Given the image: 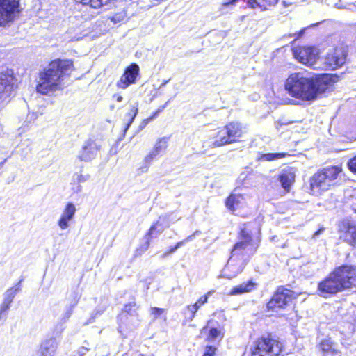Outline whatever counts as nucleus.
Instances as JSON below:
<instances>
[{"instance_id": "1", "label": "nucleus", "mask_w": 356, "mask_h": 356, "mask_svg": "<svg viewBox=\"0 0 356 356\" xmlns=\"http://www.w3.org/2000/svg\"><path fill=\"white\" fill-rule=\"evenodd\" d=\"M332 82L328 74H312L306 72L291 74L285 81L284 88L288 94L302 101H313L326 92Z\"/></svg>"}, {"instance_id": "2", "label": "nucleus", "mask_w": 356, "mask_h": 356, "mask_svg": "<svg viewBox=\"0 0 356 356\" xmlns=\"http://www.w3.org/2000/svg\"><path fill=\"white\" fill-rule=\"evenodd\" d=\"M74 70L72 61L56 59L51 61L39 74L36 90L43 95H49L64 88L63 80Z\"/></svg>"}, {"instance_id": "3", "label": "nucleus", "mask_w": 356, "mask_h": 356, "mask_svg": "<svg viewBox=\"0 0 356 356\" xmlns=\"http://www.w3.org/2000/svg\"><path fill=\"white\" fill-rule=\"evenodd\" d=\"M341 172L342 168L338 165L328 166L316 172L309 180V193L320 196L332 189L337 185Z\"/></svg>"}, {"instance_id": "4", "label": "nucleus", "mask_w": 356, "mask_h": 356, "mask_svg": "<svg viewBox=\"0 0 356 356\" xmlns=\"http://www.w3.org/2000/svg\"><path fill=\"white\" fill-rule=\"evenodd\" d=\"M239 241L234 245L231 252V257L224 270L225 273L226 271H233L232 274L227 275L229 278L235 277L243 270L241 266L235 270V259L241 257V259L245 260V257H248L253 254L257 249V246L252 243V235L250 231L247 227V225H244V227L241 228L239 234Z\"/></svg>"}, {"instance_id": "5", "label": "nucleus", "mask_w": 356, "mask_h": 356, "mask_svg": "<svg viewBox=\"0 0 356 356\" xmlns=\"http://www.w3.org/2000/svg\"><path fill=\"white\" fill-rule=\"evenodd\" d=\"M282 345L270 337H262L253 342L251 356H280Z\"/></svg>"}, {"instance_id": "6", "label": "nucleus", "mask_w": 356, "mask_h": 356, "mask_svg": "<svg viewBox=\"0 0 356 356\" xmlns=\"http://www.w3.org/2000/svg\"><path fill=\"white\" fill-rule=\"evenodd\" d=\"M346 56V51L342 47L330 49L325 56L319 60L320 69L325 70H337L345 64Z\"/></svg>"}, {"instance_id": "7", "label": "nucleus", "mask_w": 356, "mask_h": 356, "mask_svg": "<svg viewBox=\"0 0 356 356\" xmlns=\"http://www.w3.org/2000/svg\"><path fill=\"white\" fill-rule=\"evenodd\" d=\"M293 54L300 63L316 70L321 68L317 49L312 47H298L293 49Z\"/></svg>"}, {"instance_id": "8", "label": "nucleus", "mask_w": 356, "mask_h": 356, "mask_svg": "<svg viewBox=\"0 0 356 356\" xmlns=\"http://www.w3.org/2000/svg\"><path fill=\"white\" fill-rule=\"evenodd\" d=\"M20 0H0V26L13 22L19 12Z\"/></svg>"}, {"instance_id": "9", "label": "nucleus", "mask_w": 356, "mask_h": 356, "mask_svg": "<svg viewBox=\"0 0 356 356\" xmlns=\"http://www.w3.org/2000/svg\"><path fill=\"white\" fill-rule=\"evenodd\" d=\"M294 293L287 289L278 288L270 300L267 304L269 309L276 310L286 307L293 300Z\"/></svg>"}, {"instance_id": "10", "label": "nucleus", "mask_w": 356, "mask_h": 356, "mask_svg": "<svg viewBox=\"0 0 356 356\" xmlns=\"http://www.w3.org/2000/svg\"><path fill=\"white\" fill-rule=\"evenodd\" d=\"M343 289L356 286V267L349 265L339 266L334 270Z\"/></svg>"}, {"instance_id": "11", "label": "nucleus", "mask_w": 356, "mask_h": 356, "mask_svg": "<svg viewBox=\"0 0 356 356\" xmlns=\"http://www.w3.org/2000/svg\"><path fill=\"white\" fill-rule=\"evenodd\" d=\"M318 290L322 296L325 297L327 294H335L344 289L334 271H333L323 281L319 282Z\"/></svg>"}, {"instance_id": "12", "label": "nucleus", "mask_w": 356, "mask_h": 356, "mask_svg": "<svg viewBox=\"0 0 356 356\" xmlns=\"http://www.w3.org/2000/svg\"><path fill=\"white\" fill-rule=\"evenodd\" d=\"M14 90L13 77L0 74V106L7 103Z\"/></svg>"}, {"instance_id": "13", "label": "nucleus", "mask_w": 356, "mask_h": 356, "mask_svg": "<svg viewBox=\"0 0 356 356\" xmlns=\"http://www.w3.org/2000/svg\"><path fill=\"white\" fill-rule=\"evenodd\" d=\"M340 233H343L344 241L356 248V225L347 220L341 221L338 225Z\"/></svg>"}, {"instance_id": "14", "label": "nucleus", "mask_w": 356, "mask_h": 356, "mask_svg": "<svg viewBox=\"0 0 356 356\" xmlns=\"http://www.w3.org/2000/svg\"><path fill=\"white\" fill-rule=\"evenodd\" d=\"M139 73V67L136 64H131L127 67L124 74L117 81L116 86L118 88L126 89L132 83H134Z\"/></svg>"}, {"instance_id": "15", "label": "nucleus", "mask_w": 356, "mask_h": 356, "mask_svg": "<svg viewBox=\"0 0 356 356\" xmlns=\"http://www.w3.org/2000/svg\"><path fill=\"white\" fill-rule=\"evenodd\" d=\"M76 208L72 202H67L63 209L58 225L61 230H65L70 227V222L73 220Z\"/></svg>"}, {"instance_id": "16", "label": "nucleus", "mask_w": 356, "mask_h": 356, "mask_svg": "<svg viewBox=\"0 0 356 356\" xmlns=\"http://www.w3.org/2000/svg\"><path fill=\"white\" fill-rule=\"evenodd\" d=\"M296 169L291 166L283 168L278 175V180L282 188L286 192H289L291 186L295 181Z\"/></svg>"}, {"instance_id": "17", "label": "nucleus", "mask_w": 356, "mask_h": 356, "mask_svg": "<svg viewBox=\"0 0 356 356\" xmlns=\"http://www.w3.org/2000/svg\"><path fill=\"white\" fill-rule=\"evenodd\" d=\"M99 150V147L95 143L88 142L82 148V150L79 154V158L81 161L88 162L97 156Z\"/></svg>"}, {"instance_id": "18", "label": "nucleus", "mask_w": 356, "mask_h": 356, "mask_svg": "<svg viewBox=\"0 0 356 356\" xmlns=\"http://www.w3.org/2000/svg\"><path fill=\"white\" fill-rule=\"evenodd\" d=\"M226 130L232 143L237 141L244 133V127L237 122H232L225 126Z\"/></svg>"}, {"instance_id": "19", "label": "nucleus", "mask_w": 356, "mask_h": 356, "mask_svg": "<svg viewBox=\"0 0 356 356\" xmlns=\"http://www.w3.org/2000/svg\"><path fill=\"white\" fill-rule=\"evenodd\" d=\"M57 349V342L55 338L51 337L44 340L41 344L40 356H54Z\"/></svg>"}, {"instance_id": "20", "label": "nucleus", "mask_w": 356, "mask_h": 356, "mask_svg": "<svg viewBox=\"0 0 356 356\" xmlns=\"http://www.w3.org/2000/svg\"><path fill=\"white\" fill-rule=\"evenodd\" d=\"M164 229L165 227L159 221H157L154 225H152L147 234V241L143 246V251H145L148 249L150 243V239L156 238L164 231Z\"/></svg>"}, {"instance_id": "21", "label": "nucleus", "mask_w": 356, "mask_h": 356, "mask_svg": "<svg viewBox=\"0 0 356 356\" xmlns=\"http://www.w3.org/2000/svg\"><path fill=\"white\" fill-rule=\"evenodd\" d=\"M244 202V197L239 194H231L226 200L225 204L227 209L234 211L240 208Z\"/></svg>"}, {"instance_id": "22", "label": "nucleus", "mask_w": 356, "mask_h": 356, "mask_svg": "<svg viewBox=\"0 0 356 356\" xmlns=\"http://www.w3.org/2000/svg\"><path fill=\"white\" fill-rule=\"evenodd\" d=\"M231 143H232V142L228 135L225 127H224L223 129L219 130L216 133L213 145L215 147H220Z\"/></svg>"}, {"instance_id": "23", "label": "nucleus", "mask_w": 356, "mask_h": 356, "mask_svg": "<svg viewBox=\"0 0 356 356\" xmlns=\"http://www.w3.org/2000/svg\"><path fill=\"white\" fill-rule=\"evenodd\" d=\"M255 284L252 281H248L247 283H242L238 286L232 288L229 292L231 296L241 295L245 293H249L252 291L254 288Z\"/></svg>"}, {"instance_id": "24", "label": "nucleus", "mask_w": 356, "mask_h": 356, "mask_svg": "<svg viewBox=\"0 0 356 356\" xmlns=\"http://www.w3.org/2000/svg\"><path fill=\"white\" fill-rule=\"evenodd\" d=\"M320 348L323 353V356H338L339 353L332 348V343L330 339H323L320 345Z\"/></svg>"}, {"instance_id": "25", "label": "nucleus", "mask_w": 356, "mask_h": 356, "mask_svg": "<svg viewBox=\"0 0 356 356\" xmlns=\"http://www.w3.org/2000/svg\"><path fill=\"white\" fill-rule=\"evenodd\" d=\"M22 280H20L16 285L13 287L9 288L6 290V291L3 293V300L8 302L12 303L13 299L16 294L21 291V284Z\"/></svg>"}, {"instance_id": "26", "label": "nucleus", "mask_w": 356, "mask_h": 356, "mask_svg": "<svg viewBox=\"0 0 356 356\" xmlns=\"http://www.w3.org/2000/svg\"><path fill=\"white\" fill-rule=\"evenodd\" d=\"M83 5L89 6L93 8H99L103 6H106L114 0H76Z\"/></svg>"}, {"instance_id": "27", "label": "nucleus", "mask_w": 356, "mask_h": 356, "mask_svg": "<svg viewBox=\"0 0 356 356\" xmlns=\"http://www.w3.org/2000/svg\"><path fill=\"white\" fill-rule=\"evenodd\" d=\"M138 104L136 103V104H135V105H133L131 107L129 112L125 116V121H126V127L124 129L125 131L129 128V127L134 122L136 116L138 114Z\"/></svg>"}, {"instance_id": "28", "label": "nucleus", "mask_w": 356, "mask_h": 356, "mask_svg": "<svg viewBox=\"0 0 356 356\" xmlns=\"http://www.w3.org/2000/svg\"><path fill=\"white\" fill-rule=\"evenodd\" d=\"M167 147H168V138H163L159 139L156 141L152 151L156 155L161 156L164 152V151L166 149Z\"/></svg>"}, {"instance_id": "29", "label": "nucleus", "mask_w": 356, "mask_h": 356, "mask_svg": "<svg viewBox=\"0 0 356 356\" xmlns=\"http://www.w3.org/2000/svg\"><path fill=\"white\" fill-rule=\"evenodd\" d=\"M287 155H289L287 153H267L262 154L261 159L270 161L280 159Z\"/></svg>"}, {"instance_id": "30", "label": "nucleus", "mask_w": 356, "mask_h": 356, "mask_svg": "<svg viewBox=\"0 0 356 356\" xmlns=\"http://www.w3.org/2000/svg\"><path fill=\"white\" fill-rule=\"evenodd\" d=\"M238 0H226L220 6L219 11L222 14L228 13V9L232 8L235 6Z\"/></svg>"}, {"instance_id": "31", "label": "nucleus", "mask_w": 356, "mask_h": 356, "mask_svg": "<svg viewBox=\"0 0 356 356\" xmlns=\"http://www.w3.org/2000/svg\"><path fill=\"white\" fill-rule=\"evenodd\" d=\"M200 233L199 231L195 232L193 234L188 236L185 240L178 242L175 247L172 248L169 253H173L175 252L178 248H179L181 246H182L185 243L192 241L195 236Z\"/></svg>"}, {"instance_id": "32", "label": "nucleus", "mask_w": 356, "mask_h": 356, "mask_svg": "<svg viewBox=\"0 0 356 356\" xmlns=\"http://www.w3.org/2000/svg\"><path fill=\"white\" fill-rule=\"evenodd\" d=\"M200 233L199 231L195 232L193 234L188 236L185 240L178 242L175 247L172 248L169 253H173L175 252L178 248H179L181 246H182L185 243L192 241L195 236Z\"/></svg>"}, {"instance_id": "33", "label": "nucleus", "mask_w": 356, "mask_h": 356, "mask_svg": "<svg viewBox=\"0 0 356 356\" xmlns=\"http://www.w3.org/2000/svg\"><path fill=\"white\" fill-rule=\"evenodd\" d=\"M126 17V13L122 10L113 15L111 20L113 22L114 24L120 23L125 19Z\"/></svg>"}, {"instance_id": "34", "label": "nucleus", "mask_w": 356, "mask_h": 356, "mask_svg": "<svg viewBox=\"0 0 356 356\" xmlns=\"http://www.w3.org/2000/svg\"><path fill=\"white\" fill-rule=\"evenodd\" d=\"M247 3L252 8H260L262 10H268L264 3L259 2L257 0H247Z\"/></svg>"}, {"instance_id": "35", "label": "nucleus", "mask_w": 356, "mask_h": 356, "mask_svg": "<svg viewBox=\"0 0 356 356\" xmlns=\"http://www.w3.org/2000/svg\"><path fill=\"white\" fill-rule=\"evenodd\" d=\"M213 292L214 291H209L204 296L200 297L197 300L195 305H197V306H198V309H200L202 305L207 302L209 297L211 296Z\"/></svg>"}, {"instance_id": "36", "label": "nucleus", "mask_w": 356, "mask_h": 356, "mask_svg": "<svg viewBox=\"0 0 356 356\" xmlns=\"http://www.w3.org/2000/svg\"><path fill=\"white\" fill-rule=\"evenodd\" d=\"M90 178V175H83L81 173H76L74 175L73 179L74 181H77L78 183H83L86 181Z\"/></svg>"}, {"instance_id": "37", "label": "nucleus", "mask_w": 356, "mask_h": 356, "mask_svg": "<svg viewBox=\"0 0 356 356\" xmlns=\"http://www.w3.org/2000/svg\"><path fill=\"white\" fill-rule=\"evenodd\" d=\"M220 334V331L217 328H211L209 330L208 339L211 340L216 339Z\"/></svg>"}, {"instance_id": "38", "label": "nucleus", "mask_w": 356, "mask_h": 356, "mask_svg": "<svg viewBox=\"0 0 356 356\" xmlns=\"http://www.w3.org/2000/svg\"><path fill=\"white\" fill-rule=\"evenodd\" d=\"M348 166L351 172L356 173V156L348 161Z\"/></svg>"}, {"instance_id": "39", "label": "nucleus", "mask_w": 356, "mask_h": 356, "mask_svg": "<svg viewBox=\"0 0 356 356\" xmlns=\"http://www.w3.org/2000/svg\"><path fill=\"white\" fill-rule=\"evenodd\" d=\"M164 312L163 309L158 308V307H151V314L154 316V318H156Z\"/></svg>"}, {"instance_id": "40", "label": "nucleus", "mask_w": 356, "mask_h": 356, "mask_svg": "<svg viewBox=\"0 0 356 356\" xmlns=\"http://www.w3.org/2000/svg\"><path fill=\"white\" fill-rule=\"evenodd\" d=\"M187 309L191 313V319H193L195 317L196 312L199 309L198 306H197V305L195 304L188 305L187 307Z\"/></svg>"}, {"instance_id": "41", "label": "nucleus", "mask_w": 356, "mask_h": 356, "mask_svg": "<svg viewBox=\"0 0 356 356\" xmlns=\"http://www.w3.org/2000/svg\"><path fill=\"white\" fill-rule=\"evenodd\" d=\"M216 348L213 346H207L203 356H215Z\"/></svg>"}, {"instance_id": "42", "label": "nucleus", "mask_w": 356, "mask_h": 356, "mask_svg": "<svg viewBox=\"0 0 356 356\" xmlns=\"http://www.w3.org/2000/svg\"><path fill=\"white\" fill-rule=\"evenodd\" d=\"M167 104L168 102H166L164 105L163 106H161L158 109L157 111H156L154 114L150 116L149 118H147V120H149V121H152L154 118H156V116L159 113H161V111H163V110L167 106Z\"/></svg>"}, {"instance_id": "43", "label": "nucleus", "mask_w": 356, "mask_h": 356, "mask_svg": "<svg viewBox=\"0 0 356 356\" xmlns=\"http://www.w3.org/2000/svg\"><path fill=\"white\" fill-rule=\"evenodd\" d=\"M167 104L168 102H166L164 105L163 106H161L158 109L157 111H156L154 114L150 116L149 118H147V120H149V121H152L154 118H156V116L159 113H161V111H163V110L167 106Z\"/></svg>"}, {"instance_id": "44", "label": "nucleus", "mask_w": 356, "mask_h": 356, "mask_svg": "<svg viewBox=\"0 0 356 356\" xmlns=\"http://www.w3.org/2000/svg\"><path fill=\"white\" fill-rule=\"evenodd\" d=\"M158 155H156L155 153H154V152L152 150L145 157V163H150L153 159L157 156Z\"/></svg>"}, {"instance_id": "45", "label": "nucleus", "mask_w": 356, "mask_h": 356, "mask_svg": "<svg viewBox=\"0 0 356 356\" xmlns=\"http://www.w3.org/2000/svg\"><path fill=\"white\" fill-rule=\"evenodd\" d=\"M263 3H264L265 6L268 8L270 6H275L278 0H261Z\"/></svg>"}, {"instance_id": "46", "label": "nucleus", "mask_w": 356, "mask_h": 356, "mask_svg": "<svg viewBox=\"0 0 356 356\" xmlns=\"http://www.w3.org/2000/svg\"><path fill=\"white\" fill-rule=\"evenodd\" d=\"M149 122V120L147 119H145L143 120L141 123L140 124L139 127H138V131H141L143 130L147 125V124Z\"/></svg>"}, {"instance_id": "47", "label": "nucleus", "mask_w": 356, "mask_h": 356, "mask_svg": "<svg viewBox=\"0 0 356 356\" xmlns=\"http://www.w3.org/2000/svg\"><path fill=\"white\" fill-rule=\"evenodd\" d=\"M88 351V349L85 347H81L78 350L79 356H83Z\"/></svg>"}, {"instance_id": "48", "label": "nucleus", "mask_w": 356, "mask_h": 356, "mask_svg": "<svg viewBox=\"0 0 356 356\" xmlns=\"http://www.w3.org/2000/svg\"><path fill=\"white\" fill-rule=\"evenodd\" d=\"M113 99H115L118 102H121L123 100V97L118 94H114L113 95Z\"/></svg>"}, {"instance_id": "49", "label": "nucleus", "mask_w": 356, "mask_h": 356, "mask_svg": "<svg viewBox=\"0 0 356 356\" xmlns=\"http://www.w3.org/2000/svg\"><path fill=\"white\" fill-rule=\"evenodd\" d=\"M324 231V228H321L313 234V238H316L319 236Z\"/></svg>"}, {"instance_id": "50", "label": "nucleus", "mask_w": 356, "mask_h": 356, "mask_svg": "<svg viewBox=\"0 0 356 356\" xmlns=\"http://www.w3.org/2000/svg\"><path fill=\"white\" fill-rule=\"evenodd\" d=\"M132 306H135V303H134V305L129 304V305H125V307H124V312H126L127 313H130L131 312V308Z\"/></svg>"}, {"instance_id": "51", "label": "nucleus", "mask_w": 356, "mask_h": 356, "mask_svg": "<svg viewBox=\"0 0 356 356\" xmlns=\"http://www.w3.org/2000/svg\"><path fill=\"white\" fill-rule=\"evenodd\" d=\"M72 308L70 307L66 312H65V317L66 319H68L70 316L72 315Z\"/></svg>"}, {"instance_id": "52", "label": "nucleus", "mask_w": 356, "mask_h": 356, "mask_svg": "<svg viewBox=\"0 0 356 356\" xmlns=\"http://www.w3.org/2000/svg\"><path fill=\"white\" fill-rule=\"evenodd\" d=\"M211 323V321H209L208 323H207V326H204L202 329V331H201V333L203 334L204 332H206V331L207 330V328H208V325L209 324Z\"/></svg>"}, {"instance_id": "53", "label": "nucleus", "mask_w": 356, "mask_h": 356, "mask_svg": "<svg viewBox=\"0 0 356 356\" xmlns=\"http://www.w3.org/2000/svg\"><path fill=\"white\" fill-rule=\"evenodd\" d=\"M303 32H304V31H303V30H302V31L300 32L299 35H301V34H302V33H303Z\"/></svg>"}, {"instance_id": "54", "label": "nucleus", "mask_w": 356, "mask_h": 356, "mask_svg": "<svg viewBox=\"0 0 356 356\" xmlns=\"http://www.w3.org/2000/svg\"><path fill=\"white\" fill-rule=\"evenodd\" d=\"M276 124V128H277V129H278V125H279V124H278L277 122H276V124Z\"/></svg>"}, {"instance_id": "55", "label": "nucleus", "mask_w": 356, "mask_h": 356, "mask_svg": "<svg viewBox=\"0 0 356 356\" xmlns=\"http://www.w3.org/2000/svg\"><path fill=\"white\" fill-rule=\"evenodd\" d=\"M92 322V321H90L89 322L86 323V324L91 323Z\"/></svg>"}, {"instance_id": "56", "label": "nucleus", "mask_w": 356, "mask_h": 356, "mask_svg": "<svg viewBox=\"0 0 356 356\" xmlns=\"http://www.w3.org/2000/svg\"><path fill=\"white\" fill-rule=\"evenodd\" d=\"M111 108L113 109L114 108V106H111Z\"/></svg>"}]
</instances>
